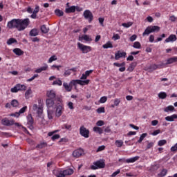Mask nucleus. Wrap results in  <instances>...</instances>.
I'll return each instance as SVG.
<instances>
[{"instance_id":"393cba45","label":"nucleus","mask_w":177,"mask_h":177,"mask_svg":"<svg viewBox=\"0 0 177 177\" xmlns=\"http://www.w3.org/2000/svg\"><path fill=\"white\" fill-rule=\"evenodd\" d=\"M176 62H177V57H172L167 60L166 64H172V63H176Z\"/></svg>"},{"instance_id":"052dcab7","label":"nucleus","mask_w":177,"mask_h":177,"mask_svg":"<svg viewBox=\"0 0 177 177\" xmlns=\"http://www.w3.org/2000/svg\"><path fill=\"white\" fill-rule=\"evenodd\" d=\"M113 66H115V67H122V66H125V62H122L121 64L115 62L113 63Z\"/></svg>"},{"instance_id":"6e6d98bb","label":"nucleus","mask_w":177,"mask_h":177,"mask_svg":"<svg viewBox=\"0 0 177 177\" xmlns=\"http://www.w3.org/2000/svg\"><path fill=\"white\" fill-rule=\"evenodd\" d=\"M103 125H104V122L103 120H98L96 122V126L97 127H103Z\"/></svg>"},{"instance_id":"dca6fc26","label":"nucleus","mask_w":177,"mask_h":177,"mask_svg":"<svg viewBox=\"0 0 177 177\" xmlns=\"http://www.w3.org/2000/svg\"><path fill=\"white\" fill-rule=\"evenodd\" d=\"M63 87L66 92H71V91H73V86H71L70 83L64 82Z\"/></svg>"},{"instance_id":"f704fd0d","label":"nucleus","mask_w":177,"mask_h":177,"mask_svg":"<svg viewBox=\"0 0 177 177\" xmlns=\"http://www.w3.org/2000/svg\"><path fill=\"white\" fill-rule=\"evenodd\" d=\"M102 48L104 49H109V48H113V44H111V41H108L105 44L102 46Z\"/></svg>"},{"instance_id":"c85d7f7f","label":"nucleus","mask_w":177,"mask_h":177,"mask_svg":"<svg viewBox=\"0 0 177 177\" xmlns=\"http://www.w3.org/2000/svg\"><path fill=\"white\" fill-rule=\"evenodd\" d=\"M40 30L43 34H48V32H49V28H48L46 25H42Z\"/></svg>"},{"instance_id":"ea45409f","label":"nucleus","mask_w":177,"mask_h":177,"mask_svg":"<svg viewBox=\"0 0 177 177\" xmlns=\"http://www.w3.org/2000/svg\"><path fill=\"white\" fill-rule=\"evenodd\" d=\"M174 110H175V107L172 105H169L165 109V113H168V111H174Z\"/></svg>"},{"instance_id":"0e129e2a","label":"nucleus","mask_w":177,"mask_h":177,"mask_svg":"<svg viewBox=\"0 0 177 177\" xmlns=\"http://www.w3.org/2000/svg\"><path fill=\"white\" fill-rule=\"evenodd\" d=\"M170 150H171V151H172L173 153L176 152V151H177V143H176L175 145L172 146V147H171Z\"/></svg>"},{"instance_id":"603ef678","label":"nucleus","mask_w":177,"mask_h":177,"mask_svg":"<svg viewBox=\"0 0 177 177\" xmlns=\"http://www.w3.org/2000/svg\"><path fill=\"white\" fill-rule=\"evenodd\" d=\"M27 109H28L27 106L22 107L19 111V114H23L26 113V111H27Z\"/></svg>"},{"instance_id":"c9c22d12","label":"nucleus","mask_w":177,"mask_h":177,"mask_svg":"<svg viewBox=\"0 0 177 177\" xmlns=\"http://www.w3.org/2000/svg\"><path fill=\"white\" fill-rule=\"evenodd\" d=\"M115 146H117V147H122V145H124V142L121 140H117L115 142Z\"/></svg>"},{"instance_id":"a878e982","label":"nucleus","mask_w":177,"mask_h":177,"mask_svg":"<svg viewBox=\"0 0 177 177\" xmlns=\"http://www.w3.org/2000/svg\"><path fill=\"white\" fill-rule=\"evenodd\" d=\"M137 64H138L136 62H132L129 65V68H127V71H130V73L133 71V70H135V67H136Z\"/></svg>"},{"instance_id":"69168bd1","label":"nucleus","mask_w":177,"mask_h":177,"mask_svg":"<svg viewBox=\"0 0 177 177\" xmlns=\"http://www.w3.org/2000/svg\"><path fill=\"white\" fill-rule=\"evenodd\" d=\"M169 20H170V21L175 22L177 20V17H175V15H171L169 17Z\"/></svg>"},{"instance_id":"864d4df0","label":"nucleus","mask_w":177,"mask_h":177,"mask_svg":"<svg viewBox=\"0 0 177 177\" xmlns=\"http://www.w3.org/2000/svg\"><path fill=\"white\" fill-rule=\"evenodd\" d=\"M97 113L98 114H102V113H105L104 107H100L97 109Z\"/></svg>"},{"instance_id":"9d476101","label":"nucleus","mask_w":177,"mask_h":177,"mask_svg":"<svg viewBox=\"0 0 177 177\" xmlns=\"http://www.w3.org/2000/svg\"><path fill=\"white\" fill-rule=\"evenodd\" d=\"M83 16L86 20H88V23L93 21V14L89 10H84Z\"/></svg>"},{"instance_id":"1a4fd4ad","label":"nucleus","mask_w":177,"mask_h":177,"mask_svg":"<svg viewBox=\"0 0 177 177\" xmlns=\"http://www.w3.org/2000/svg\"><path fill=\"white\" fill-rule=\"evenodd\" d=\"M37 102L39 104V106L37 104H34L32 106V110H34V111H37L38 115H41L44 111V109L41 106V102H42V100H41V99H39L37 100Z\"/></svg>"},{"instance_id":"a211bd4d","label":"nucleus","mask_w":177,"mask_h":177,"mask_svg":"<svg viewBox=\"0 0 177 177\" xmlns=\"http://www.w3.org/2000/svg\"><path fill=\"white\" fill-rule=\"evenodd\" d=\"M165 120L166 121H169L170 122H172L175 121V120H177V115L173 114L170 116H167L165 118Z\"/></svg>"},{"instance_id":"39448f33","label":"nucleus","mask_w":177,"mask_h":177,"mask_svg":"<svg viewBox=\"0 0 177 177\" xmlns=\"http://www.w3.org/2000/svg\"><path fill=\"white\" fill-rule=\"evenodd\" d=\"M160 31V27L158 26H148L142 33V37L145 35H149L151 32H158Z\"/></svg>"},{"instance_id":"72a5a7b5","label":"nucleus","mask_w":177,"mask_h":177,"mask_svg":"<svg viewBox=\"0 0 177 177\" xmlns=\"http://www.w3.org/2000/svg\"><path fill=\"white\" fill-rule=\"evenodd\" d=\"M12 44H17V40L15 38H10L7 41V45H12Z\"/></svg>"},{"instance_id":"7ed1b4c3","label":"nucleus","mask_w":177,"mask_h":177,"mask_svg":"<svg viewBox=\"0 0 177 177\" xmlns=\"http://www.w3.org/2000/svg\"><path fill=\"white\" fill-rule=\"evenodd\" d=\"M46 96L48 97V99L57 100V102H59V103H62V102H63L62 97L56 95V91L54 90L48 91L46 93Z\"/></svg>"},{"instance_id":"c03bdc74","label":"nucleus","mask_w":177,"mask_h":177,"mask_svg":"<svg viewBox=\"0 0 177 177\" xmlns=\"http://www.w3.org/2000/svg\"><path fill=\"white\" fill-rule=\"evenodd\" d=\"M133 24L132 22H127L122 24V27H125V28H129Z\"/></svg>"},{"instance_id":"4468645a","label":"nucleus","mask_w":177,"mask_h":177,"mask_svg":"<svg viewBox=\"0 0 177 177\" xmlns=\"http://www.w3.org/2000/svg\"><path fill=\"white\" fill-rule=\"evenodd\" d=\"M46 104L48 107V109H50L55 107V100L47 98L46 100Z\"/></svg>"},{"instance_id":"58836bf2","label":"nucleus","mask_w":177,"mask_h":177,"mask_svg":"<svg viewBox=\"0 0 177 177\" xmlns=\"http://www.w3.org/2000/svg\"><path fill=\"white\" fill-rule=\"evenodd\" d=\"M146 136H147V133H142L140 136V139L138 140V143H142V142H143V140L145 139V138H146Z\"/></svg>"},{"instance_id":"3c124183","label":"nucleus","mask_w":177,"mask_h":177,"mask_svg":"<svg viewBox=\"0 0 177 177\" xmlns=\"http://www.w3.org/2000/svg\"><path fill=\"white\" fill-rule=\"evenodd\" d=\"M153 146H154V142H148L147 147H146V150H150V149L151 147H153Z\"/></svg>"},{"instance_id":"4c0bfd02","label":"nucleus","mask_w":177,"mask_h":177,"mask_svg":"<svg viewBox=\"0 0 177 177\" xmlns=\"http://www.w3.org/2000/svg\"><path fill=\"white\" fill-rule=\"evenodd\" d=\"M159 99H166L167 98V93L165 92H160L158 93Z\"/></svg>"},{"instance_id":"aec40b11","label":"nucleus","mask_w":177,"mask_h":177,"mask_svg":"<svg viewBox=\"0 0 177 177\" xmlns=\"http://www.w3.org/2000/svg\"><path fill=\"white\" fill-rule=\"evenodd\" d=\"M83 39L86 42H91L92 41V38H91L87 35H82V37H79V41H82Z\"/></svg>"},{"instance_id":"2eb2a0df","label":"nucleus","mask_w":177,"mask_h":177,"mask_svg":"<svg viewBox=\"0 0 177 177\" xmlns=\"http://www.w3.org/2000/svg\"><path fill=\"white\" fill-rule=\"evenodd\" d=\"M125 56H127V53L125 52L120 53V51H118V53L115 54V60H119L120 57H125Z\"/></svg>"},{"instance_id":"473e14b6","label":"nucleus","mask_w":177,"mask_h":177,"mask_svg":"<svg viewBox=\"0 0 177 177\" xmlns=\"http://www.w3.org/2000/svg\"><path fill=\"white\" fill-rule=\"evenodd\" d=\"M91 80H80L78 81V84L82 85V86L85 85H88L89 84Z\"/></svg>"},{"instance_id":"e2e57ef3","label":"nucleus","mask_w":177,"mask_h":177,"mask_svg":"<svg viewBox=\"0 0 177 177\" xmlns=\"http://www.w3.org/2000/svg\"><path fill=\"white\" fill-rule=\"evenodd\" d=\"M158 133H161V130H160V129L155 130V131L151 133V135H152L153 136H157V135H158Z\"/></svg>"},{"instance_id":"412c9836","label":"nucleus","mask_w":177,"mask_h":177,"mask_svg":"<svg viewBox=\"0 0 177 177\" xmlns=\"http://www.w3.org/2000/svg\"><path fill=\"white\" fill-rule=\"evenodd\" d=\"M139 158H140V157H139V156H135L133 158H130L129 159H126V162L127 164L133 163V162H136V161H138V160H139Z\"/></svg>"},{"instance_id":"6e6552de","label":"nucleus","mask_w":177,"mask_h":177,"mask_svg":"<svg viewBox=\"0 0 177 177\" xmlns=\"http://www.w3.org/2000/svg\"><path fill=\"white\" fill-rule=\"evenodd\" d=\"M55 109V117H57V118L62 117V114H63V111H64V105L58 103Z\"/></svg>"},{"instance_id":"774afa93","label":"nucleus","mask_w":177,"mask_h":177,"mask_svg":"<svg viewBox=\"0 0 177 177\" xmlns=\"http://www.w3.org/2000/svg\"><path fill=\"white\" fill-rule=\"evenodd\" d=\"M39 12V6H36L35 10H33L32 13L37 14Z\"/></svg>"},{"instance_id":"0eeeda50","label":"nucleus","mask_w":177,"mask_h":177,"mask_svg":"<svg viewBox=\"0 0 177 177\" xmlns=\"http://www.w3.org/2000/svg\"><path fill=\"white\" fill-rule=\"evenodd\" d=\"M77 48L81 50L82 53H89L92 51V47L89 46H85L80 42L77 43Z\"/></svg>"},{"instance_id":"79ce46f5","label":"nucleus","mask_w":177,"mask_h":177,"mask_svg":"<svg viewBox=\"0 0 177 177\" xmlns=\"http://www.w3.org/2000/svg\"><path fill=\"white\" fill-rule=\"evenodd\" d=\"M28 124H29V125H32V124H34V119H32V116L31 115L28 116Z\"/></svg>"},{"instance_id":"6ab92c4d","label":"nucleus","mask_w":177,"mask_h":177,"mask_svg":"<svg viewBox=\"0 0 177 177\" xmlns=\"http://www.w3.org/2000/svg\"><path fill=\"white\" fill-rule=\"evenodd\" d=\"M176 35H170L168 38L165 39V42H175L176 41Z\"/></svg>"},{"instance_id":"2f4dec72","label":"nucleus","mask_w":177,"mask_h":177,"mask_svg":"<svg viewBox=\"0 0 177 177\" xmlns=\"http://www.w3.org/2000/svg\"><path fill=\"white\" fill-rule=\"evenodd\" d=\"M48 117L49 120H53V115L55 114V112L52 109H48Z\"/></svg>"},{"instance_id":"f03ea898","label":"nucleus","mask_w":177,"mask_h":177,"mask_svg":"<svg viewBox=\"0 0 177 177\" xmlns=\"http://www.w3.org/2000/svg\"><path fill=\"white\" fill-rule=\"evenodd\" d=\"M53 174L56 177H66V176H70L71 175H73L74 174V169L68 168L66 169H55L53 171Z\"/></svg>"},{"instance_id":"cd10ccee","label":"nucleus","mask_w":177,"mask_h":177,"mask_svg":"<svg viewBox=\"0 0 177 177\" xmlns=\"http://www.w3.org/2000/svg\"><path fill=\"white\" fill-rule=\"evenodd\" d=\"M168 174V170L167 169H163L162 171L158 174V177H164Z\"/></svg>"},{"instance_id":"c756f323","label":"nucleus","mask_w":177,"mask_h":177,"mask_svg":"<svg viewBox=\"0 0 177 177\" xmlns=\"http://www.w3.org/2000/svg\"><path fill=\"white\" fill-rule=\"evenodd\" d=\"M31 95H32V90H31V88H29L25 93V98L28 99Z\"/></svg>"},{"instance_id":"4be33fe9","label":"nucleus","mask_w":177,"mask_h":177,"mask_svg":"<svg viewBox=\"0 0 177 177\" xmlns=\"http://www.w3.org/2000/svg\"><path fill=\"white\" fill-rule=\"evenodd\" d=\"M12 52L17 55V56H22L24 55V51H22L21 49L19 48H14Z\"/></svg>"},{"instance_id":"4d7b16f0","label":"nucleus","mask_w":177,"mask_h":177,"mask_svg":"<svg viewBox=\"0 0 177 177\" xmlns=\"http://www.w3.org/2000/svg\"><path fill=\"white\" fill-rule=\"evenodd\" d=\"M107 102V97L103 96L100 100V103H106Z\"/></svg>"},{"instance_id":"37998d69","label":"nucleus","mask_w":177,"mask_h":177,"mask_svg":"<svg viewBox=\"0 0 177 177\" xmlns=\"http://www.w3.org/2000/svg\"><path fill=\"white\" fill-rule=\"evenodd\" d=\"M53 85H58V86H62V85H63V82H62L60 80H55L53 82Z\"/></svg>"},{"instance_id":"680f3d73","label":"nucleus","mask_w":177,"mask_h":177,"mask_svg":"<svg viewBox=\"0 0 177 177\" xmlns=\"http://www.w3.org/2000/svg\"><path fill=\"white\" fill-rule=\"evenodd\" d=\"M71 75V70L70 69L65 71L64 73V77H68V75Z\"/></svg>"},{"instance_id":"20e7f679","label":"nucleus","mask_w":177,"mask_h":177,"mask_svg":"<svg viewBox=\"0 0 177 177\" xmlns=\"http://www.w3.org/2000/svg\"><path fill=\"white\" fill-rule=\"evenodd\" d=\"M106 167V163L103 160H99L95 162H93V165H91L90 168L93 171H96V169H102Z\"/></svg>"},{"instance_id":"13d9d810","label":"nucleus","mask_w":177,"mask_h":177,"mask_svg":"<svg viewBox=\"0 0 177 177\" xmlns=\"http://www.w3.org/2000/svg\"><path fill=\"white\" fill-rule=\"evenodd\" d=\"M51 139H52V140H53V141H55V140H57V139H60V135H59V134H55V135H53V136H52Z\"/></svg>"},{"instance_id":"5fc2aeb1","label":"nucleus","mask_w":177,"mask_h":177,"mask_svg":"<svg viewBox=\"0 0 177 177\" xmlns=\"http://www.w3.org/2000/svg\"><path fill=\"white\" fill-rule=\"evenodd\" d=\"M38 74H35L31 78L27 80V82H31V81H34L35 78H38Z\"/></svg>"},{"instance_id":"423d86ee","label":"nucleus","mask_w":177,"mask_h":177,"mask_svg":"<svg viewBox=\"0 0 177 177\" xmlns=\"http://www.w3.org/2000/svg\"><path fill=\"white\" fill-rule=\"evenodd\" d=\"M27 90V86L24 84H17L13 88H11L12 93H17L19 91H24Z\"/></svg>"},{"instance_id":"b1692460","label":"nucleus","mask_w":177,"mask_h":177,"mask_svg":"<svg viewBox=\"0 0 177 177\" xmlns=\"http://www.w3.org/2000/svg\"><path fill=\"white\" fill-rule=\"evenodd\" d=\"M38 34H39L38 29H36V28L32 29L29 32V35L30 37H37Z\"/></svg>"},{"instance_id":"9b49d317","label":"nucleus","mask_w":177,"mask_h":177,"mask_svg":"<svg viewBox=\"0 0 177 177\" xmlns=\"http://www.w3.org/2000/svg\"><path fill=\"white\" fill-rule=\"evenodd\" d=\"M80 134L83 138L88 139L89 138V129H86L85 126H81L80 128Z\"/></svg>"},{"instance_id":"f3484780","label":"nucleus","mask_w":177,"mask_h":177,"mask_svg":"<svg viewBox=\"0 0 177 177\" xmlns=\"http://www.w3.org/2000/svg\"><path fill=\"white\" fill-rule=\"evenodd\" d=\"M48 70V64H44V66H41L35 71V73H37V74H40V73H42V71H46Z\"/></svg>"},{"instance_id":"a19ab883","label":"nucleus","mask_w":177,"mask_h":177,"mask_svg":"<svg viewBox=\"0 0 177 177\" xmlns=\"http://www.w3.org/2000/svg\"><path fill=\"white\" fill-rule=\"evenodd\" d=\"M157 68H158V65L156 64H152L149 67V70L151 71H154L155 70H157Z\"/></svg>"},{"instance_id":"8fccbe9b","label":"nucleus","mask_w":177,"mask_h":177,"mask_svg":"<svg viewBox=\"0 0 177 177\" xmlns=\"http://www.w3.org/2000/svg\"><path fill=\"white\" fill-rule=\"evenodd\" d=\"M55 60H57V57H56V55H53L49 58L48 63H52Z\"/></svg>"},{"instance_id":"e433bc0d","label":"nucleus","mask_w":177,"mask_h":177,"mask_svg":"<svg viewBox=\"0 0 177 177\" xmlns=\"http://www.w3.org/2000/svg\"><path fill=\"white\" fill-rule=\"evenodd\" d=\"M133 48H135V49H140V48H142V45L140 44V42L135 41L133 44Z\"/></svg>"},{"instance_id":"f257e3e1","label":"nucleus","mask_w":177,"mask_h":177,"mask_svg":"<svg viewBox=\"0 0 177 177\" xmlns=\"http://www.w3.org/2000/svg\"><path fill=\"white\" fill-rule=\"evenodd\" d=\"M30 26V19L26 18L24 19H12L7 24V27L9 30H13L16 28L18 31H24Z\"/></svg>"},{"instance_id":"de8ad7c7","label":"nucleus","mask_w":177,"mask_h":177,"mask_svg":"<svg viewBox=\"0 0 177 177\" xmlns=\"http://www.w3.org/2000/svg\"><path fill=\"white\" fill-rule=\"evenodd\" d=\"M36 147L37 149H44V147H46V143L41 142L40 144L37 145Z\"/></svg>"},{"instance_id":"f8f14e48","label":"nucleus","mask_w":177,"mask_h":177,"mask_svg":"<svg viewBox=\"0 0 177 177\" xmlns=\"http://www.w3.org/2000/svg\"><path fill=\"white\" fill-rule=\"evenodd\" d=\"M1 124L4 127H12V125H15V120H9L6 118L1 120Z\"/></svg>"},{"instance_id":"09e8293b","label":"nucleus","mask_w":177,"mask_h":177,"mask_svg":"<svg viewBox=\"0 0 177 177\" xmlns=\"http://www.w3.org/2000/svg\"><path fill=\"white\" fill-rule=\"evenodd\" d=\"M11 106L12 107H17V106H19V102H17V100H13L11 102Z\"/></svg>"},{"instance_id":"338daca9","label":"nucleus","mask_w":177,"mask_h":177,"mask_svg":"<svg viewBox=\"0 0 177 177\" xmlns=\"http://www.w3.org/2000/svg\"><path fill=\"white\" fill-rule=\"evenodd\" d=\"M120 172H121V170L118 169L116 171H114V172L111 174V177H115L116 175H118V174H120Z\"/></svg>"},{"instance_id":"bb28decb","label":"nucleus","mask_w":177,"mask_h":177,"mask_svg":"<svg viewBox=\"0 0 177 177\" xmlns=\"http://www.w3.org/2000/svg\"><path fill=\"white\" fill-rule=\"evenodd\" d=\"M93 131L96 132V133H99L100 135H102L103 133V129L99 127H93Z\"/></svg>"},{"instance_id":"49530a36","label":"nucleus","mask_w":177,"mask_h":177,"mask_svg":"<svg viewBox=\"0 0 177 177\" xmlns=\"http://www.w3.org/2000/svg\"><path fill=\"white\" fill-rule=\"evenodd\" d=\"M167 145V140H160L158 142V146H164Z\"/></svg>"},{"instance_id":"5701e85b","label":"nucleus","mask_w":177,"mask_h":177,"mask_svg":"<svg viewBox=\"0 0 177 177\" xmlns=\"http://www.w3.org/2000/svg\"><path fill=\"white\" fill-rule=\"evenodd\" d=\"M65 13H75V6L65 9Z\"/></svg>"},{"instance_id":"a18cd8bd","label":"nucleus","mask_w":177,"mask_h":177,"mask_svg":"<svg viewBox=\"0 0 177 177\" xmlns=\"http://www.w3.org/2000/svg\"><path fill=\"white\" fill-rule=\"evenodd\" d=\"M80 81V80H73L72 81L70 82L69 84L71 85V86H75V85H77V84H78V82Z\"/></svg>"},{"instance_id":"bf43d9fd","label":"nucleus","mask_w":177,"mask_h":177,"mask_svg":"<svg viewBox=\"0 0 177 177\" xmlns=\"http://www.w3.org/2000/svg\"><path fill=\"white\" fill-rule=\"evenodd\" d=\"M105 149H106V146H104V145L100 146V147L97 148L96 152H97V153H99V151H103V150H104Z\"/></svg>"},{"instance_id":"ddd939ff","label":"nucleus","mask_w":177,"mask_h":177,"mask_svg":"<svg viewBox=\"0 0 177 177\" xmlns=\"http://www.w3.org/2000/svg\"><path fill=\"white\" fill-rule=\"evenodd\" d=\"M82 154H84V149L81 148L77 149L73 152V157H75L76 158L81 157Z\"/></svg>"},{"instance_id":"7c9ffc66","label":"nucleus","mask_w":177,"mask_h":177,"mask_svg":"<svg viewBox=\"0 0 177 177\" xmlns=\"http://www.w3.org/2000/svg\"><path fill=\"white\" fill-rule=\"evenodd\" d=\"M55 14L56 15V16H57L58 17H62V16H63L64 15V12H63L62 10H61L60 9H56L55 10Z\"/></svg>"}]
</instances>
